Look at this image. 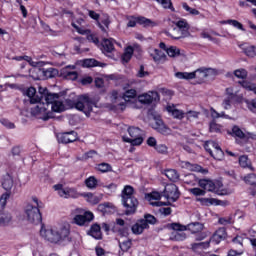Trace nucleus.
Returning a JSON list of instances; mask_svg holds the SVG:
<instances>
[{
  "label": "nucleus",
  "mask_w": 256,
  "mask_h": 256,
  "mask_svg": "<svg viewBox=\"0 0 256 256\" xmlns=\"http://www.w3.org/2000/svg\"><path fill=\"white\" fill-rule=\"evenodd\" d=\"M71 234V230L69 225H62L59 227H54L50 229H41L40 235L48 241L49 243H63L66 239H69V235Z\"/></svg>",
  "instance_id": "obj_2"
},
{
  "label": "nucleus",
  "mask_w": 256,
  "mask_h": 256,
  "mask_svg": "<svg viewBox=\"0 0 256 256\" xmlns=\"http://www.w3.org/2000/svg\"><path fill=\"white\" fill-rule=\"evenodd\" d=\"M135 189L131 185H126L122 190V205L125 207V215H133L137 211L139 201L135 196Z\"/></svg>",
  "instance_id": "obj_3"
},
{
  "label": "nucleus",
  "mask_w": 256,
  "mask_h": 256,
  "mask_svg": "<svg viewBox=\"0 0 256 256\" xmlns=\"http://www.w3.org/2000/svg\"><path fill=\"white\" fill-rule=\"evenodd\" d=\"M182 167L188 169V171H195L196 173H207V170L203 169L200 165L191 164L190 162H182Z\"/></svg>",
  "instance_id": "obj_22"
},
{
  "label": "nucleus",
  "mask_w": 256,
  "mask_h": 256,
  "mask_svg": "<svg viewBox=\"0 0 256 256\" xmlns=\"http://www.w3.org/2000/svg\"><path fill=\"white\" fill-rule=\"evenodd\" d=\"M138 101L143 105H151L153 101H159V93L151 91L146 94H142L138 97Z\"/></svg>",
  "instance_id": "obj_11"
},
{
  "label": "nucleus",
  "mask_w": 256,
  "mask_h": 256,
  "mask_svg": "<svg viewBox=\"0 0 256 256\" xmlns=\"http://www.w3.org/2000/svg\"><path fill=\"white\" fill-rule=\"evenodd\" d=\"M234 75L238 79H247V70H245V69H238V70L234 71Z\"/></svg>",
  "instance_id": "obj_50"
},
{
  "label": "nucleus",
  "mask_w": 256,
  "mask_h": 256,
  "mask_svg": "<svg viewBox=\"0 0 256 256\" xmlns=\"http://www.w3.org/2000/svg\"><path fill=\"white\" fill-rule=\"evenodd\" d=\"M218 223L220 225H231V223H233V218L231 216L219 218Z\"/></svg>",
  "instance_id": "obj_58"
},
{
  "label": "nucleus",
  "mask_w": 256,
  "mask_h": 256,
  "mask_svg": "<svg viewBox=\"0 0 256 256\" xmlns=\"http://www.w3.org/2000/svg\"><path fill=\"white\" fill-rule=\"evenodd\" d=\"M166 110L168 111V113L170 115H172V117H174V119L181 120V119H184V117H185V113L182 110H179V109L175 108L174 105L167 106Z\"/></svg>",
  "instance_id": "obj_20"
},
{
  "label": "nucleus",
  "mask_w": 256,
  "mask_h": 256,
  "mask_svg": "<svg viewBox=\"0 0 256 256\" xmlns=\"http://www.w3.org/2000/svg\"><path fill=\"white\" fill-rule=\"evenodd\" d=\"M232 137H238V139H245V133L239 126H233L231 132H228Z\"/></svg>",
  "instance_id": "obj_32"
},
{
  "label": "nucleus",
  "mask_w": 256,
  "mask_h": 256,
  "mask_svg": "<svg viewBox=\"0 0 256 256\" xmlns=\"http://www.w3.org/2000/svg\"><path fill=\"white\" fill-rule=\"evenodd\" d=\"M239 165L243 167V169H251L253 171V166H251V162H249V158L247 156L239 157Z\"/></svg>",
  "instance_id": "obj_37"
},
{
  "label": "nucleus",
  "mask_w": 256,
  "mask_h": 256,
  "mask_svg": "<svg viewBox=\"0 0 256 256\" xmlns=\"http://www.w3.org/2000/svg\"><path fill=\"white\" fill-rule=\"evenodd\" d=\"M13 221V216L9 211L0 210V227H7Z\"/></svg>",
  "instance_id": "obj_18"
},
{
  "label": "nucleus",
  "mask_w": 256,
  "mask_h": 256,
  "mask_svg": "<svg viewBox=\"0 0 256 256\" xmlns=\"http://www.w3.org/2000/svg\"><path fill=\"white\" fill-rule=\"evenodd\" d=\"M81 197H85L87 202L91 203L92 205H97V203L101 201L99 197L93 195V193H83L81 194Z\"/></svg>",
  "instance_id": "obj_34"
},
{
  "label": "nucleus",
  "mask_w": 256,
  "mask_h": 256,
  "mask_svg": "<svg viewBox=\"0 0 256 256\" xmlns=\"http://www.w3.org/2000/svg\"><path fill=\"white\" fill-rule=\"evenodd\" d=\"M182 7L183 9H185V11H188V13H190L191 15H199V10L189 7L187 3H183Z\"/></svg>",
  "instance_id": "obj_55"
},
{
  "label": "nucleus",
  "mask_w": 256,
  "mask_h": 256,
  "mask_svg": "<svg viewBox=\"0 0 256 256\" xmlns=\"http://www.w3.org/2000/svg\"><path fill=\"white\" fill-rule=\"evenodd\" d=\"M211 157L216 159V161H223V157H225V153L221 149V146H218L215 148V150L212 151V154H210Z\"/></svg>",
  "instance_id": "obj_33"
},
{
  "label": "nucleus",
  "mask_w": 256,
  "mask_h": 256,
  "mask_svg": "<svg viewBox=\"0 0 256 256\" xmlns=\"http://www.w3.org/2000/svg\"><path fill=\"white\" fill-rule=\"evenodd\" d=\"M152 127L155 131L161 133V135H169L171 133V129H169L161 119H156L152 124Z\"/></svg>",
  "instance_id": "obj_14"
},
{
  "label": "nucleus",
  "mask_w": 256,
  "mask_h": 256,
  "mask_svg": "<svg viewBox=\"0 0 256 256\" xmlns=\"http://www.w3.org/2000/svg\"><path fill=\"white\" fill-rule=\"evenodd\" d=\"M141 221H145L146 225H155V223H157V218L151 214H146Z\"/></svg>",
  "instance_id": "obj_49"
},
{
  "label": "nucleus",
  "mask_w": 256,
  "mask_h": 256,
  "mask_svg": "<svg viewBox=\"0 0 256 256\" xmlns=\"http://www.w3.org/2000/svg\"><path fill=\"white\" fill-rule=\"evenodd\" d=\"M228 25H232L233 27H235L236 29H240V31H245V28L243 27V24H241L239 21L237 20H227Z\"/></svg>",
  "instance_id": "obj_51"
},
{
  "label": "nucleus",
  "mask_w": 256,
  "mask_h": 256,
  "mask_svg": "<svg viewBox=\"0 0 256 256\" xmlns=\"http://www.w3.org/2000/svg\"><path fill=\"white\" fill-rule=\"evenodd\" d=\"M211 245V240L206 242H200V243H193L191 244V249L194 251V253H203L205 249H209Z\"/></svg>",
  "instance_id": "obj_19"
},
{
  "label": "nucleus",
  "mask_w": 256,
  "mask_h": 256,
  "mask_svg": "<svg viewBox=\"0 0 256 256\" xmlns=\"http://www.w3.org/2000/svg\"><path fill=\"white\" fill-rule=\"evenodd\" d=\"M113 39H104L102 42L104 53H113L115 51V46H113Z\"/></svg>",
  "instance_id": "obj_26"
},
{
  "label": "nucleus",
  "mask_w": 256,
  "mask_h": 256,
  "mask_svg": "<svg viewBox=\"0 0 256 256\" xmlns=\"http://www.w3.org/2000/svg\"><path fill=\"white\" fill-rule=\"evenodd\" d=\"M36 73L41 79H53V77L59 75V71L55 68H36Z\"/></svg>",
  "instance_id": "obj_12"
},
{
  "label": "nucleus",
  "mask_w": 256,
  "mask_h": 256,
  "mask_svg": "<svg viewBox=\"0 0 256 256\" xmlns=\"http://www.w3.org/2000/svg\"><path fill=\"white\" fill-rule=\"evenodd\" d=\"M198 201H200V203L203 205H213L217 200L213 198H199Z\"/></svg>",
  "instance_id": "obj_62"
},
{
  "label": "nucleus",
  "mask_w": 256,
  "mask_h": 256,
  "mask_svg": "<svg viewBox=\"0 0 256 256\" xmlns=\"http://www.w3.org/2000/svg\"><path fill=\"white\" fill-rule=\"evenodd\" d=\"M184 183L187 185L195 186L197 183L199 184V179H197V176L195 174H187L184 177Z\"/></svg>",
  "instance_id": "obj_35"
},
{
  "label": "nucleus",
  "mask_w": 256,
  "mask_h": 256,
  "mask_svg": "<svg viewBox=\"0 0 256 256\" xmlns=\"http://www.w3.org/2000/svg\"><path fill=\"white\" fill-rule=\"evenodd\" d=\"M32 201L35 205L31 203H27L25 207V215L30 223L34 225H39L43 221V217L41 216V211H39V200L37 197H33Z\"/></svg>",
  "instance_id": "obj_6"
},
{
  "label": "nucleus",
  "mask_w": 256,
  "mask_h": 256,
  "mask_svg": "<svg viewBox=\"0 0 256 256\" xmlns=\"http://www.w3.org/2000/svg\"><path fill=\"white\" fill-rule=\"evenodd\" d=\"M7 199H9V194H2L0 197V207L1 211H4L5 206L7 205Z\"/></svg>",
  "instance_id": "obj_59"
},
{
  "label": "nucleus",
  "mask_w": 256,
  "mask_h": 256,
  "mask_svg": "<svg viewBox=\"0 0 256 256\" xmlns=\"http://www.w3.org/2000/svg\"><path fill=\"white\" fill-rule=\"evenodd\" d=\"M95 155H97V151H95V150H90V151L86 152V153L82 156L81 160H82V161H87V159H91V158L95 157Z\"/></svg>",
  "instance_id": "obj_61"
},
{
  "label": "nucleus",
  "mask_w": 256,
  "mask_h": 256,
  "mask_svg": "<svg viewBox=\"0 0 256 256\" xmlns=\"http://www.w3.org/2000/svg\"><path fill=\"white\" fill-rule=\"evenodd\" d=\"M167 37H171L172 39H183L186 34L183 33V31L179 28H173L171 32L165 31L164 32Z\"/></svg>",
  "instance_id": "obj_25"
},
{
  "label": "nucleus",
  "mask_w": 256,
  "mask_h": 256,
  "mask_svg": "<svg viewBox=\"0 0 256 256\" xmlns=\"http://www.w3.org/2000/svg\"><path fill=\"white\" fill-rule=\"evenodd\" d=\"M206 78L207 77H217V75H219V71L217 69H213V68H206Z\"/></svg>",
  "instance_id": "obj_60"
},
{
  "label": "nucleus",
  "mask_w": 256,
  "mask_h": 256,
  "mask_svg": "<svg viewBox=\"0 0 256 256\" xmlns=\"http://www.w3.org/2000/svg\"><path fill=\"white\" fill-rule=\"evenodd\" d=\"M234 98H229L228 96H226L223 100V107L224 109H231V103L233 101Z\"/></svg>",
  "instance_id": "obj_63"
},
{
  "label": "nucleus",
  "mask_w": 256,
  "mask_h": 256,
  "mask_svg": "<svg viewBox=\"0 0 256 256\" xmlns=\"http://www.w3.org/2000/svg\"><path fill=\"white\" fill-rule=\"evenodd\" d=\"M130 138L127 136H123L122 139L125 143H130L133 146H139L143 143V136L145 133L141 128L135 127V126H130L127 129Z\"/></svg>",
  "instance_id": "obj_7"
},
{
  "label": "nucleus",
  "mask_w": 256,
  "mask_h": 256,
  "mask_svg": "<svg viewBox=\"0 0 256 256\" xmlns=\"http://www.w3.org/2000/svg\"><path fill=\"white\" fill-rule=\"evenodd\" d=\"M224 239H227V230L222 227L216 230V232L211 237L210 242L213 241L214 243L219 244L221 241H224Z\"/></svg>",
  "instance_id": "obj_16"
},
{
  "label": "nucleus",
  "mask_w": 256,
  "mask_h": 256,
  "mask_svg": "<svg viewBox=\"0 0 256 256\" xmlns=\"http://www.w3.org/2000/svg\"><path fill=\"white\" fill-rule=\"evenodd\" d=\"M243 181L247 185H251L252 187H256V174H248L247 176H244Z\"/></svg>",
  "instance_id": "obj_44"
},
{
  "label": "nucleus",
  "mask_w": 256,
  "mask_h": 256,
  "mask_svg": "<svg viewBox=\"0 0 256 256\" xmlns=\"http://www.w3.org/2000/svg\"><path fill=\"white\" fill-rule=\"evenodd\" d=\"M97 171H100V173H109L113 171V167L109 163H100L96 167Z\"/></svg>",
  "instance_id": "obj_39"
},
{
  "label": "nucleus",
  "mask_w": 256,
  "mask_h": 256,
  "mask_svg": "<svg viewBox=\"0 0 256 256\" xmlns=\"http://www.w3.org/2000/svg\"><path fill=\"white\" fill-rule=\"evenodd\" d=\"M85 185L88 187V189H95V187H97V178L90 176L85 180Z\"/></svg>",
  "instance_id": "obj_47"
},
{
  "label": "nucleus",
  "mask_w": 256,
  "mask_h": 256,
  "mask_svg": "<svg viewBox=\"0 0 256 256\" xmlns=\"http://www.w3.org/2000/svg\"><path fill=\"white\" fill-rule=\"evenodd\" d=\"M155 150L157 151V153H161L162 155H165L168 151V148L165 144H157L155 146Z\"/></svg>",
  "instance_id": "obj_57"
},
{
  "label": "nucleus",
  "mask_w": 256,
  "mask_h": 256,
  "mask_svg": "<svg viewBox=\"0 0 256 256\" xmlns=\"http://www.w3.org/2000/svg\"><path fill=\"white\" fill-rule=\"evenodd\" d=\"M136 97H137L136 89L127 90L123 95L124 101H129L130 99H135Z\"/></svg>",
  "instance_id": "obj_45"
},
{
  "label": "nucleus",
  "mask_w": 256,
  "mask_h": 256,
  "mask_svg": "<svg viewBox=\"0 0 256 256\" xmlns=\"http://www.w3.org/2000/svg\"><path fill=\"white\" fill-rule=\"evenodd\" d=\"M176 28L180 29L184 35H187V31H189V24L185 20H180L176 23Z\"/></svg>",
  "instance_id": "obj_42"
},
{
  "label": "nucleus",
  "mask_w": 256,
  "mask_h": 256,
  "mask_svg": "<svg viewBox=\"0 0 256 256\" xmlns=\"http://www.w3.org/2000/svg\"><path fill=\"white\" fill-rule=\"evenodd\" d=\"M219 144H217V142L213 141V140H209L205 142L204 145V149H206V151L209 154H213V151L216 149V147H218Z\"/></svg>",
  "instance_id": "obj_40"
},
{
  "label": "nucleus",
  "mask_w": 256,
  "mask_h": 256,
  "mask_svg": "<svg viewBox=\"0 0 256 256\" xmlns=\"http://www.w3.org/2000/svg\"><path fill=\"white\" fill-rule=\"evenodd\" d=\"M88 235H91L94 239H102L103 234H101V226L98 224L92 225Z\"/></svg>",
  "instance_id": "obj_24"
},
{
  "label": "nucleus",
  "mask_w": 256,
  "mask_h": 256,
  "mask_svg": "<svg viewBox=\"0 0 256 256\" xmlns=\"http://www.w3.org/2000/svg\"><path fill=\"white\" fill-rule=\"evenodd\" d=\"M246 104L249 111H252V113H256V99L248 100L246 101Z\"/></svg>",
  "instance_id": "obj_56"
},
{
  "label": "nucleus",
  "mask_w": 256,
  "mask_h": 256,
  "mask_svg": "<svg viewBox=\"0 0 256 256\" xmlns=\"http://www.w3.org/2000/svg\"><path fill=\"white\" fill-rule=\"evenodd\" d=\"M166 53L169 57H179L181 55V49H179L176 46H170L167 50Z\"/></svg>",
  "instance_id": "obj_41"
},
{
  "label": "nucleus",
  "mask_w": 256,
  "mask_h": 256,
  "mask_svg": "<svg viewBox=\"0 0 256 256\" xmlns=\"http://www.w3.org/2000/svg\"><path fill=\"white\" fill-rule=\"evenodd\" d=\"M151 57L155 63H161V61H165V53L159 49H155L153 53H151Z\"/></svg>",
  "instance_id": "obj_29"
},
{
  "label": "nucleus",
  "mask_w": 256,
  "mask_h": 256,
  "mask_svg": "<svg viewBox=\"0 0 256 256\" xmlns=\"http://www.w3.org/2000/svg\"><path fill=\"white\" fill-rule=\"evenodd\" d=\"M81 195L75 188H64V190H60V197H64V199H78Z\"/></svg>",
  "instance_id": "obj_15"
},
{
  "label": "nucleus",
  "mask_w": 256,
  "mask_h": 256,
  "mask_svg": "<svg viewBox=\"0 0 256 256\" xmlns=\"http://www.w3.org/2000/svg\"><path fill=\"white\" fill-rule=\"evenodd\" d=\"M198 185L204 189V191H210L213 192L215 191L216 187H215V182L211 181V180H207V179H202L199 180Z\"/></svg>",
  "instance_id": "obj_21"
},
{
  "label": "nucleus",
  "mask_w": 256,
  "mask_h": 256,
  "mask_svg": "<svg viewBox=\"0 0 256 256\" xmlns=\"http://www.w3.org/2000/svg\"><path fill=\"white\" fill-rule=\"evenodd\" d=\"M210 133H220L221 132V125L217 124L215 121L210 123Z\"/></svg>",
  "instance_id": "obj_53"
},
{
  "label": "nucleus",
  "mask_w": 256,
  "mask_h": 256,
  "mask_svg": "<svg viewBox=\"0 0 256 256\" xmlns=\"http://www.w3.org/2000/svg\"><path fill=\"white\" fill-rule=\"evenodd\" d=\"M243 53L246 57H256V48L255 46H245L242 48Z\"/></svg>",
  "instance_id": "obj_38"
},
{
  "label": "nucleus",
  "mask_w": 256,
  "mask_h": 256,
  "mask_svg": "<svg viewBox=\"0 0 256 256\" xmlns=\"http://www.w3.org/2000/svg\"><path fill=\"white\" fill-rule=\"evenodd\" d=\"M157 3L162 5L163 9H170L173 13H175V7H173V2L171 0H156Z\"/></svg>",
  "instance_id": "obj_43"
},
{
  "label": "nucleus",
  "mask_w": 256,
  "mask_h": 256,
  "mask_svg": "<svg viewBox=\"0 0 256 256\" xmlns=\"http://www.w3.org/2000/svg\"><path fill=\"white\" fill-rule=\"evenodd\" d=\"M59 143H73L77 141V132L70 131V132H64L58 136Z\"/></svg>",
  "instance_id": "obj_13"
},
{
  "label": "nucleus",
  "mask_w": 256,
  "mask_h": 256,
  "mask_svg": "<svg viewBox=\"0 0 256 256\" xmlns=\"http://www.w3.org/2000/svg\"><path fill=\"white\" fill-rule=\"evenodd\" d=\"M98 27H100L101 31L104 33H107V29H109V25H111V20L109 18V15L104 14L101 17V22H97Z\"/></svg>",
  "instance_id": "obj_23"
},
{
  "label": "nucleus",
  "mask_w": 256,
  "mask_h": 256,
  "mask_svg": "<svg viewBox=\"0 0 256 256\" xmlns=\"http://www.w3.org/2000/svg\"><path fill=\"white\" fill-rule=\"evenodd\" d=\"M184 117H186L187 121H195V119H199V112L190 110L184 113Z\"/></svg>",
  "instance_id": "obj_46"
},
{
  "label": "nucleus",
  "mask_w": 256,
  "mask_h": 256,
  "mask_svg": "<svg viewBox=\"0 0 256 256\" xmlns=\"http://www.w3.org/2000/svg\"><path fill=\"white\" fill-rule=\"evenodd\" d=\"M133 51V48L128 46L121 56L122 62L129 63L131 61V57H133Z\"/></svg>",
  "instance_id": "obj_31"
},
{
  "label": "nucleus",
  "mask_w": 256,
  "mask_h": 256,
  "mask_svg": "<svg viewBox=\"0 0 256 256\" xmlns=\"http://www.w3.org/2000/svg\"><path fill=\"white\" fill-rule=\"evenodd\" d=\"M175 76L177 79H197L199 83H203L207 79V72L205 69H198L194 72H177Z\"/></svg>",
  "instance_id": "obj_8"
},
{
  "label": "nucleus",
  "mask_w": 256,
  "mask_h": 256,
  "mask_svg": "<svg viewBox=\"0 0 256 256\" xmlns=\"http://www.w3.org/2000/svg\"><path fill=\"white\" fill-rule=\"evenodd\" d=\"M109 207H111L110 203L100 204L98 205V211H100V213H107V209H109Z\"/></svg>",
  "instance_id": "obj_64"
},
{
  "label": "nucleus",
  "mask_w": 256,
  "mask_h": 256,
  "mask_svg": "<svg viewBox=\"0 0 256 256\" xmlns=\"http://www.w3.org/2000/svg\"><path fill=\"white\" fill-rule=\"evenodd\" d=\"M189 192L195 195V197H203L205 195V190L200 188H191Z\"/></svg>",
  "instance_id": "obj_52"
},
{
  "label": "nucleus",
  "mask_w": 256,
  "mask_h": 256,
  "mask_svg": "<svg viewBox=\"0 0 256 256\" xmlns=\"http://www.w3.org/2000/svg\"><path fill=\"white\" fill-rule=\"evenodd\" d=\"M181 193H179V188L175 184H168L165 186V189L163 191V197L167 199V202H161V201H155L150 202V205L153 207H163V206H169L171 203H175L177 199H179Z\"/></svg>",
  "instance_id": "obj_4"
},
{
  "label": "nucleus",
  "mask_w": 256,
  "mask_h": 256,
  "mask_svg": "<svg viewBox=\"0 0 256 256\" xmlns=\"http://www.w3.org/2000/svg\"><path fill=\"white\" fill-rule=\"evenodd\" d=\"M24 95L29 97L32 105L37 103L34 108H31V115L43 121L53 119V112L62 113V111H65L63 97L59 96V94L50 93L47 88L39 87L37 93L35 87H29L24 92Z\"/></svg>",
  "instance_id": "obj_1"
},
{
  "label": "nucleus",
  "mask_w": 256,
  "mask_h": 256,
  "mask_svg": "<svg viewBox=\"0 0 256 256\" xmlns=\"http://www.w3.org/2000/svg\"><path fill=\"white\" fill-rule=\"evenodd\" d=\"M72 105L78 111H82L86 117H89L91 115V111H93V107H97V100L87 94H84L79 96L77 101L73 102Z\"/></svg>",
  "instance_id": "obj_5"
},
{
  "label": "nucleus",
  "mask_w": 256,
  "mask_h": 256,
  "mask_svg": "<svg viewBox=\"0 0 256 256\" xmlns=\"http://www.w3.org/2000/svg\"><path fill=\"white\" fill-rule=\"evenodd\" d=\"M132 245H133V242L130 239H128L122 243L119 242V247H120L121 251H124V252L129 251L131 249Z\"/></svg>",
  "instance_id": "obj_48"
},
{
  "label": "nucleus",
  "mask_w": 256,
  "mask_h": 256,
  "mask_svg": "<svg viewBox=\"0 0 256 256\" xmlns=\"http://www.w3.org/2000/svg\"><path fill=\"white\" fill-rule=\"evenodd\" d=\"M127 27H135V25H137L138 23V17L135 16H127Z\"/></svg>",
  "instance_id": "obj_54"
},
{
  "label": "nucleus",
  "mask_w": 256,
  "mask_h": 256,
  "mask_svg": "<svg viewBox=\"0 0 256 256\" xmlns=\"http://www.w3.org/2000/svg\"><path fill=\"white\" fill-rule=\"evenodd\" d=\"M2 187L5 189V191H11V189H13V177H11V175H4Z\"/></svg>",
  "instance_id": "obj_27"
},
{
  "label": "nucleus",
  "mask_w": 256,
  "mask_h": 256,
  "mask_svg": "<svg viewBox=\"0 0 256 256\" xmlns=\"http://www.w3.org/2000/svg\"><path fill=\"white\" fill-rule=\"evenodd\" d=\"M171 229H173V231H187L188 229V231H191L192 233H201V231H203V224L199 222H193L187 226H183L179 223H172Z\"/></svg>",
  "instance_id": "obj_10"
},
{
  "label": "nucleus",
  "mask_w": 256,
  "mask_h": 256,
  "mask_svg": "<svg viewBox=\"0 0 256 256\" xmlns=\"http://www.w3.org/2000/svg\"><path fill=\"white\" fill-rule=\"evenodd\" d=\"M138 25H143L144 27H157L156 22L143 16L138 17Z\"/></svg>",
  "instance_id": "obj_28"
},
{
  "label": "nucleus",
  "mask_w": 256,
  "mask_h": 256,
  "mask_svg": "<svg viewBox=\"0 0 256 256\" xmlns=\"http://www.w3.org/2000/svg\"><path fill=\"white\" fill-rule=\"evenodd\" d=\"M145 229H149L147 222L139 220L136 224L131 227L132 233L134 235H141Z\"/></svg>",
  "instance_id": "obj_17"
},
{
  "label": "nucleus",
  "mask_w": 256,
  "mask_h": 256,
  "mask_svg": "<svg viewBox=\"0 0 256 256\" xmlns=\"http://www.w3.org/2000/svg\"><path fill=\"white\" fill-rule=\"evenodd\" d=\"M75 216L73 218V222L80 227L83 225H89L91 220L93 219V213L85 212L83 209H76L74 211Z\"/></svg>",
  "instance_id": "obj_9"
},
{
  "label": "nucleus",
  "mask_w": 256,
  "mask_h": 256,
  "mask_svg": "<svg viewBox=\"0 0 256 256\" xmlns=\"http://www.w3.org/2000/svg\"><path fill=\"white\" fill-rule=\"evenodd\" d=\"M165 175L170 181H173L174 183L179 179V173H177V170L174 169L166 170Z\"/></svg>",
  "instance_id": "obj_36"
},
{
  "label": "nucleus",
  "mask_w": 256,
  "mask_h": 256,
  "mask_svg": "<svg viewBox=\"0 0 256 256\" xmlns=\"http://www.w3.org/2000/svg\"><path fill=\"white\" fill-rule=\"evenodd\" d=\"M105 63H101L95 59H86L83 61V67H105Z\"/></svg>",
  "instance_id": "obj_30"
}]
</instances>
